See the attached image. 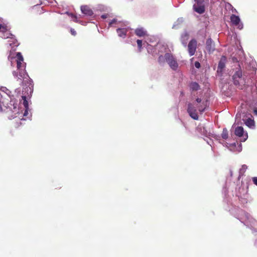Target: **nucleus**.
Instances as JSON below:
<instances>
[{
  "label": "nucleus",
  "mask_w": 257,
  "mask_h": 257,
  "mask_svg": "<svg viewBox=\"0 0 257 257\" xmlns=\"http://www.w3.org/2000/svg\"><path fill=\"white\" fill-rule=\"evenodd\" d=\"M10 28L6 23V21L0 18V37L3 39H8L7 45L12 47L10 51V54L8 59L13 63V60L17 62V67L18 72L13 71V74L15 77H18V80H20V83H21L22 78L29 80L28 86L32 85V80L31 79L25 71L26 63L24 62V59L20 52H18L15 56L13 54L12 51H15L16 47L18 46V42L15 38L14 36L12 35L10 31Z\"/></svg>",
  "instance_id": "obj_1"
},
{
  "label": "nucleus",
  "mask_w": 257,
  "mask_h": 257,
  "mask_svg": "<svg viewBox=\"0 0 257 257\" xmlns=\"http://www.w3.org/2000/svg\"><path fill=\"white\" fill-rule=\"evenodd\" d=\"M209 104L207 100L197 98L196 99L195 103L188 104L187 112L193 119L197 120L198 119V115L197 110L198 109L200 113H202L206 110Z\"/></svg>",
  "instance_id": "obj_2"
},
{
  "label": "nucleus",
  "mask_w": 257,
  "mask_h": 257,
  "mask_svg": "<svg viewBox=\"0 0 257 257\" xmlns=\"http://www.w3.org/2000/svg\"><path fill=\"white\" fill-rule=\"evenodd\" d=\"M229 211L233 215L245 225L257 228V221L252 218L248 213L238 207L232 208Z\"/></svg>",
  "instance_id": "obj_3"
},
{
  "label": "nucleus",
  "mask_w": 257,
  "mask_h": 257,
  "mask_svg": "<svg viewBox=\"0 0 257 257\" xmlns=\"http://www.w3.org/2000/svg\"><path fill=\"white\" fill-rule=\"evenodd\" d=\"M158 62L161 65H164L165 63H167L170 68L174 71H176L179 66L176 57L170 53H166L164 55H161L159 56Z\"/></svg>",
  "instance_id": "obj_4"
},
{
  "label": "nucleus",
  "mask_w": 257,
  "mask_h": 257,
  "mask_svg": "<svg viewBox=\"0 0 257 257\" xmlns=\"http://www.w3.org/2000/svg\"><path fill=\"white\" fill-rule=\"evenodd\" d=\"M232 79L233 84L240 89H242V87L247 83L245 76L242 75V71L240 69L234 72L232 76Z\"/></svg>",
  "instance_id": "obj_5"
},
{
  "label": "nucleus",
  "mask_w": 257,
  "mask_h": 257,
  "mask_svg": "<svg viewBox=\"0 0 257 257\" xmlns=\"http://www.w3.org/2000/svg\"><path fill=\"white\" fill-rule=\"evenodd\" d=\"M147 49L148 52L153 56L157 55L160 56L161 55H163V53L165 54L167 53L166 46L161 43H158L155 47L147 44Z\"/></svg>",
  "instance_id": "obj_6"
},
{
  "label": "nucleus",
  "mask_w": 257,
  "mask_h": 257,
  "mask_svg": "<svg viewBox=\"0 0 257 257\" xmlns=\"http://www.w3.org/2000/svg\"><path fill=\"white\" fill-rule=\"evenodd\" d=\"M22 99L23 100V104L24 105V109L22 110L21 108L19 111H18V118L21 120H26L27 119H30L31 117V113L29 114V108L28 102L26 99V96H22Z\"/></svg>",
  "instance_id": "obj_7"
},
{
  "label": "nucleus",
  "mask_w": 257,
  "mask_h": 257,
  "mask_svg": "<svg viewBox=\"0 0 257 257\" xmlns=\"http://www.w3.org/2000/svg\"><path fill=\"white\" fill-rule=\"evenodd\" d=\"M6 102L9 105L12 109H9L10 111H11L13 114L11 116H9V118L10 119H14L17 117H18V111L21 109L20 107H17L18 104L17 102V100L14 98L13 96H10L8 97L7 100H5Z\"/></svg>",
  "instance_id": "obj_8"
},
{
  "label": "nucleus",
  "mask_w": 257,
  "mask_h": 257,
  "mask_svg": "<svg viewBox=\"0 0 257 257\" xmlns=\"http://www.w3.org/2000/svg\"><path fill=\"white\" fill-rule=\"evenodd\" d=\"M130 31L131 28L128 26L127 23H125L120 27H118V28L116 29V33L118 36L123 39L125 38L128 35Z\"/></svg>",
  "instance_id": "obj_9"
},
{
  "label": "nucleus",
  "mask_w": 257,
  "mask_h": 257,
  "mask_svg": "<svg viewBox=\"0 0 257 257\" xmlns=\"http://www.w3.org/2000/svg\"><path fill=\"white\" fill-rule=\"evenodd\" d=\"M230 22L232 25L237 27L239 30H242L243 28V24L241 22L239 16L232 14L230 16Z\"/></svg>",
  "instance_id": "obj_10"
},
{
  "label": "nucleus",
  "mask_w": 257,
  "mask_h": 257,
  "mask_svg": "<svg viewBox=\"0 0 257 257\" xmlns=\"http://www.w3.org/2000/svg\"><path fill=\"white\" fill-rule=\"evenodd\" d=\"M235 135L241 138V142H245L248 138L247 133L244 132L243 128L242 126H237L235 128L234 131Z\"/></svg>",
  "instance_id": "obj_11"
},
{
  "label": "nucleus",
  "mask_w": 257,
  "mask_h": 257,
  "mask_svg": "<svg viewBox=\"0 0 257 257\" xmlns=\"http://www.w3.org/2000/svg\"><path fill=\"white\" fill-rule=\"evenodd\" d=\"M198 130L202 135L206 137L212 138L216 140H220V137L219 136L208 132L206 128L204 126H199L198 127Z\"/></svg>",
  "instance_id": "obj_12"
},
{
  "label": "nucleus",
  "mask_w": 257,
  "mask_h": 257,
  "mask_svg": "<svg viewBox=\"0 0 257 257\" xmlns=\"http://www.w3.org/2000/svg\"><path fill=\"white\" fill-rule=\"evenodd\" d=\"M226 62V58L225 56H222L218 63L217 73L218 76H221L223 70L225 67Z\"/></svg>",
  "instance_id": "obj_13"
},
{
  "label": "nucleus",
  "mask_w": 257,
  "mask_h": 257,
  "mask_svg": "<svg viewBox=\"0 0 257 257\" xmlns=\"http://www.w3.org/2000/svg\"><path fill=\"white\" fill-rule=\"evenodd\" d=\"M197 48V41L195 39H192L188 45V50L189 55L192 56L195 53Z\"/></svg>",
  "instance_id": "obj_14"
},
{
  "label": "nucleus",
  "mask_w": 257,
  "mask_h": 257,
  "mask_svg": "<svg viewBox=\"0 0 257 257\" xmlns=\"http://www.w3.org/2000/svg\"><path fill=\"white\" fill-rule=\"evenodd\" d=\"M126 22H121L120 20H118L117 18H114L112 19L109 22V27H116L118 28V27H120L121 26L124 25Z\"/></svg>",
  "instance_id": "obj_15"
},
{
  "label": "nucleus",
  "mask_w": 257,
  "mask_h": 257,
  "mask_svg": "<svg viewBox=\"0 0 257 257\" xmlns=\"http://www.w3.org/2000/svg\"><path fill=\"white\" fill-rule=\"evenodd\" d=\"M206 47L207 50L210 53L215 50V45L213 41L210 38H208L206 43Z\"/></svg>",
  "instance_id": "obj_16"
},
{
  "label": "nucleus",
  "mask_w": 257,
  "mask_h": 257,
  "mask_svg": "<svg viewBox=\"0 0 257 257\" xmlns=\"http://www.w3.org/2000/svg\"><path fill=\"white\" fill-rule=\"evenodd\" d=\"M251 117H248L246 119H243L244 123L248 127L253 129L255 128V122L252 118V116L250 115Z\"/></svg>",
  "instance_id": "obj_17"
},
{
  "label": "nucleus",
  "mask_w": 257,
  "mask_h": 257,
  "mask_svg": "<svg viewBox=\"0 0 257 257\" xmlns=\"http://www.w3.org/2000/svg\"><path fill=\"white\" fill-rule=\"evenodd\" d=\"M81 12L87 16H91L93 13L92 10L87 6H83L81 7Z\"/></svg>",
  "instance_id": "obj_18"
},
{
  "label": "nucleus",
  "mask_w": 257,
  "mask_h": 257,
  "mask_svg": "<svg viewBox=\"0 0 257 257\" xmlns=\"http://www.w3.org/2000/svg\"><path fill=\"white\" fill-rule=\"evenodd\" d=\"M193 10L199 14H203L205 11L204 5H193Z\"/></svg>",
  "instance_id": "obj_19"
},
{
  "label": "nucleus",
  "mask_w": 257,
  "mask_h": 257,
  "mask_svg": "<svg viewBox=\"0 0 257 257\" xmlns=\"http://www.w3.org/2000/svg\"><path fill=\"white\" fill-rule=\"evenodd\" d=\"M135 34L139 37H143L147 35V31L143 28H138L135 30Z\"/></svg>",
  "instance_id": "obj_20"
},
{
  "label": "nucleus",
  "mask_w": 257,
  "mask_h": 257,
  "mask_svg": "<svg viewBox=\"0 0 257 257\" xmlns=\"http://www.w3.org/2000/svg\"><path fill=\"white\" fill-rule=\"evenodd\" d=\"M188 38H189V35L186 32H184L182 34L181 37V41L182 44L184 46H186Z\"/></svg>",
  "instance_id": "obj_21"
},
{
  "label": "nucleus",
  "mask_w": 257,
  "mask_h": 257,
  "mask_svg": "<svg viewBox=\"0 0 257 257\" xmlns=\"http://www.w3.org/2000/svg\"><path fill=\"white\" fill-rule=\"evenodd\" d=\"M3 106L5 107L7 109H12V107L3 99L2 97L1 99H0V112H2L4 111Z\"/></svg>",
  "instance_id": "obj_22"
},
{
  "label": "nucleus",
  "mask_w": 257,
  "mask_h": 257,
  "mask_svg": "<svg viewBox=\"0 0 257 257\" xmlns=\"http://www.w3.org/2000/svg\"><path fill=\"white\" fill-rule=\"evenodd\" d=\"M190 89L192 90H197L200 88L199 84L196 82H192L190 85Z\"/></svg>",
  "instance_id": "obj_23"
},
{
  "label": "nucleus",
  "mask_w": 257,
  "mask_h": 257,
  "mask_svg": "<svg viewBox=\"0 0 257 257\" xmlns=\"http://www.w3.org/2000/svg\"><path fill=\"white\" fill-rule=\"evenodd\" d=\"M137 43L138 47V51L139 52H141L142 50V46L144 45L145 46V43L143 44L142 40H137Z\"/></svg>",
  "instance_id": "obj_24"
},
{
  "label": "nucleus",
  "mask_w": 257,
  "mask_h": 257,
  "mask_svg": "<svg viewBox=\"0 0 257 257\" xmlns=\"http://www.w3.org/2000/svg\"><path fill=\"white\" fill-rule=\"evenodd\" d=\"M221 137L224 140H226L228 138V134L227 130L226 128H223L221 134Z\"/></svg>",
  "instance_id": "obj_25"
},
{
  "label": "nucleus",
  "mask_w": 257,
  "mask_h": 257,
  "mask_svg": "<svg viewBox=\"0 0 257 257\" xmlns=\"http://www.w3.org/2000/svg\"><path fill=\"white\" fill-rule=\"evenodd\" d=\"M64 14H66L69 17H71L72 20L74 22H77V18L76 16H75L72 13H69L68 12H66Z\"/></svg>",
  "instance_id": "obj_26"
},
{
  "label": "nucleus",
  "mask_w": 257,
  "mask_h": 257,
  "mask_svg": "<svg viewBox=\"0 0 257 257\" xmlns=\"http://www.w3.org/2000/svg\"><path fill=\"white\" fill-rule=\"evenodd\" d=\"M247 168V166L246 165H243L241 168L239 169V176L243 175L244 172L246 171Z\"/></svg>",
  "instance_id": "obj_27"
},
{
  "label": "nucleus",
  "mask_w": 257,
  "mask_h": 257,
  "mask_svg": "<svg viewBox=\"0 0 257 257\" xmlns=\"http://www.w3.org/2000/svg\"><path fill=\"white\" fill-rule=\"evenodd\" d=\"M183 21V19L182 18H179L177 21L175 23V24L173 26V28H178L177 26L178 25L181 24Z\"/></svg>",
  "instance_id": "obj_28"
},
{
  "label": "nucleus",
  "mask_w": 257,
  "mask_h": 257,
  "mask_svg": "<svg viewBox=\"0 0 257 257\" xmlns=\"http://www.w3.org/2000/svg\"><path fill=\"white\" fill-rule=\"evenodd\" d=\"M1 90L3 92H5L7 94L8 97L11 96V92L8 89H7L6 87H2L1 88Z\"/></svg>",
  "instance_id": "obj_29"
},
{
  "label": "nucleus",
  "mask_w": 257,
  "mask_h": 257,
  "mask_svg": "<svg viewBox=\"0 0 257 257\" xmlns=\"http://www.w3.org/2000/svg\"><path fill=\"white\" fill-rule=\"evenodd\" d=\"M223 145L224 146H225L226 147H227L228 148H229L230 150H232L231 148L233 147H235L236 144L235 143H233V144H228V143H226V142H225L224 144H223Z\"/></svg>",
  "instance_id": "obj_30"
},
{
  "label": "nucleus",
  "mask_w": 257,
  "mask_h": 257,
  "mask_svg": "<svg viewBox=\"0 0 257 257\" xmlns=\"http://www.w3.org/2000/svg\"><path fill=\"white\" fill-rule=\"evenodd\" d=\"M195 3L194 4L196 5H203L204 0H195Z\"/></svg>",
  "instance_id": "obj_31"
},
{
  "label": "nucleus",
  "mask_w": 257,
  "mask_h": 257,
  "mask_svg": "<svg viewBox=\"0 0 257 257\" xmlns=\"http://www.w3.org/2000/svg\"><path fill=\"white\" fill-rule=\"evenodd\" d=\"M70 33L74 36L76 35V32L74 29L71 28L70 29Z\"/></svg>",
  "instance_id": "obj_32"
},
{
  "label": "nucleus",
  "mask_w": 257,
  "mask_h": 257,
  "mask_svg": "<svg viewBox=\"0 0 257 257\" xmlns=\"http://www.w3.org/2000/svg\"><path fill=\"white\" fill-rule=\"evenodd\" d=\"M194 66L196 68H199L200 67V64L199 62H195L194 63Z\"/></svg>",
  "instance_id": "obj_33"
},
{
  "label": "nucleus",
  "mask_w": 257,
  "mask_h": 257,
  "mask_svg": "<svg viewBox=\"0 0 257 257\" xmlns=\"http://www.w3.org/2000/svg\"><path fill=\"white\" fill-rule=\"evenodd\" d=\"M253 183L257 186V177H253L252 178Z\"/></svg>",
  "instance_id": "obj_34"
},
{
  "label": "nucleus",
  "mask_w": 257,
  "mask_h": 257,
  "mask_svg": "<svg viewBox=\"0 0 257 257\" xmlns=\"http://www.w3.org/2000/svg\"><path fill=\"white\" fill-rule=\"evenodd\" d=\"M238 149H237L238 152H240L241 151V145L239 144V145L238 146Z\"/></svg>",
  "instance_id": "obj_35"
},
{
  "label": "nucleus",
  "mask_w": 257,
  "mask_h": 257,
  "mask_svg": "<svg viewBox=\"0 0 257 257\" xmlns=\"http://www.w3.org/2000/svg\"><path fill=\"white\" fill-rule=\"evenodd\" d=\"M107 15H106V14L102 15L101 16V18H102V19H106V18H107Z\"/></svg>",
  "instance_id": "obj_36"
},
{
  "label": "nucleus",
  "mask_w": 257,
  "mask_h": 257,
  "mask_svg": "<svg viewBox=\"0 0 257 257\" xmlns=\"http://www.w3.org/2000/svg\"><path fill=\"white\" fill-rule=\"evenodd\" d=\"M253 112L257 116V107L254 109Z\"/></svg>",
  "instance_id": "obj_37"
},
{
  "label": "nucleus",
  "mask_w": 257,
  "mask_h": 257,
  "mask_svg": "<svg viewBox=\"0 0 257 257\" xmlns=\"http://www.w3.org/2000/svg\"><path fill=\"white\" fill-rule=\"evenodd\" d=\"M232 61L233 62H237L238 60H237V59L236 58L233 57H232Z\"/></svg>",
  "instance_id": "obj_38"
},
{
  "label": "nucleus",
  "mask_w": 257,
  "mask_h": 257,
  "mask_svg": "<svg viewBox=\"0 0 257 257\" xmlns=\"http://www.w3.org/2000/svg\"><path fill=\"white\" fill-rule=\"evenodd\" d=\"M210 140H211V139H210V140H209V141L207 140V141H206V142H207V144H209L210 146H211V144H210V143H211V142H210Z\"/></svg>",
  "instance_id": "obj_39"
},
{
  "label": "nucleus",
  "mask_w": 257,
  "mask_h": 257,
  "mask_svg": "<svg viewBox=\"0 0 257 257\" xmlns=\"http://www.w3.org/2000/svg\"><path fill=\"white\" fill-rule=\"evenodd\" d=\"M232 12H237L236 9H232Z\"/></svg>",
  "instance_id": "obj_40"
}]
</instances>
